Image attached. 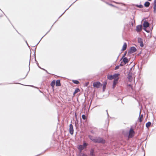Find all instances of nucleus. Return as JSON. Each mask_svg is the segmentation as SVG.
I'll return each instance as SVG.
<instances>
[{
    "label": "nucleus",
    "mask_w": 156,
    "mask_h": 156,
    "mask_svg": "<svg viewBox=\"0 0 156 156\" xmlns=\"http://www.w3.org/2000/svg\"><path fill=\"white\" fill-rule=\"evenodd\" d=\"M127 86H128L129 87H130L131 88V89H133L132 86V85L131 84H127Z\"/></svg>",
    "instance_id": "nucleus-30"
},
{
    "label": "nucleus",
    "mask_w": 156,
    "mask_h": 156,
    "mask_svg": "<svg viewBox=\"0 0 156 156\" xmlns=\"http://www.w3.org/2000/svg\"><path fill=\"white\" fill-rule=\"evenodd\" d=\"M151 125V123L150 122H148L146 124V126L147 128H148Z\"/></svg>",
    "instance_id": "nucleus-24"
},
{
    "label": "nucleus",
    "mask_w": 156,
    "mask_h": 156,
    "mask_svg": "<svg viewBox=\"0 0 156 156\" xmlns=\"http://www.w3.org/2000/svg\"><path fill=\"white\" fill-rule=\"evenodd\" d=\"M150 5V3L148 2H146L144 4L145 6L146 7H148Z\"/></svg>",
    "instance_id": "nucleus-21"
},
{
    "label": "nucleus",
    "mask_w": 156,
    "mask_h": 156,
    "mask_svg": "<svg viewBox=\"0 0 156 156\" xmlns=\"http://www.w3.org/2000/svg\"><path fill=\"white\" fill-rule=\"evenodd\" d=\"M119 66H117L115 67V70L117 69H119Z\"/></svg>",
    "instance_id": "nucleus-29"
},
{
    "label": "nucleus",
    "mask_w": 156,
    "mask_h": 156,
    "mask_svg": "<svg viewBox=\"0 0 156 156\" xmlns=\"http://www.w3.org/2000/svg\"><path fill=\"white\" fill-rule=\"evenodd\" d=\"M142 30V25H138L136 27V30L137 32H141Z\"/></svg>",
    "instance_id": "nucleus-5"
},
{
    "label": "nucleus",
    "mask_w": 156,
    "mask_h": 156,
    "mask_svg": "<svg viewBox=\"0 0 156 156\" xmlns=\"http://www.w3.org/2000/svg\"><path fill=\"white\" fill-rule=\"evenodd\" d=\"M149 1H151L152 0H148Z\"/></svg>",
    "instance_id": "nucleus-34"
},
{
    "label": "nucleus",
    "mask_w": 156,
    "mask_h": 156,
    "mask_svg": "<svg viewBox=\"0 0 156 156\" xmlns=\"http://www.w3.org/2000/svg\"><path fill=\"white\" fill-rule=\"evenodd\" d=\"M102 85L99 82H96L93 83V86L94 87L97 88H99Z\"/></svg>",
    "instance_id": "nucleus-3"
},
{
    "label": "nucleus",
    "mask_w": 156,
    "mask_h": 156,
    "mask_svg": "<svg viewBox=\"0 0 156 156\" xmlns=\"http://www.w3.org/2000/svg\"><path fill=\"white\" fill-rule=\"evenodd\" d=\"M127 78L128 79L129 81V82H131V81H132L133 78H132V75L131 74H129L128 76L127 77Z\"/></svg>",
    "instance_id": "nucleus-14"
},
{
    "label": "nucleus",
    "mask_w": 156,
    "mask_h": 156,
    "mask_svg": "<svg viewBox=\"0 0 156 156\" xmlns=\"http://www.w3.org/2000/svg\"><path fill=\"white\" fill-rule=\"evenodd\" d=\"M143 115H140L139 117V119L140 122H142L143 119Z\"/></svg>",
    "instance_id": "nucleus-20"
},
{
    "label": "nucleus",
    "mask_w": 156,
    "mask_h": 156,
    "mask_svg": "<svg viewBox=\"0 0 156 156\" xmlns=\"http://www.w3.org/2000/svg\"><path fill=\"white\" fill-rule=\"evenodd\" d=\"M143 26L144 27L147 28L149 27V23L148 22L146 21H145L143 24Z\"/></svg>",
    "instance_id": "nucleus-9"
},
{
    "label": "nucleus",
    "mask_w": 156,
    "mask_h": 156,
    "mask_svg": "<svg viewBox=\"0 0 156 156\" xmlns=\"http://www.w3.org/2000/svg\"><path fill=\"white\" fill-rule=\"evenodd\" d=\"M90 156H95L94 154V150L92 149L90 151Z\"/></svg>",
    "instance_id": "nucleus-17"
},
{
    "label": "nucleus",
    "mask_w": 156,
    "mask_h": 156,
    "mask_svg": "<svg viewBox=\"0 0 156 156\" xmlns=\"http://www.w3.org/2000/svg\"><path fill=\"white\" fill-rule=\"evenodd\" d=\"M88 145L87 143L84 142L83 145H80L78 146V148L80 151L83 150L84 148H86Z\"/></svg>",
    "instance_id": "nucleus-2"
},
{
    "label": "nucleus",
    "mask_w": 156,
    "mask_h": 156,
    "mask_svg": "<svg viewBox=\"0 0 156 156\" xmlns=\"http://www.w3.org/2000/svg\"><path fill=\"white\" fill-rule=\"evenodd\" d=\"M95 143H100L103 144H104L105 142V140L100 137H96L95 138Z\"/></svg>",
    "instance_id": "nucleus-1"
},
{
    "label": "nucleus",
    "mask_w": 156,
    "mask_h": 156,
    "mask_svg": "<svg viewBox=\"0 0 156 156\" xmlns=\"http://www.w3.org/2000/svg\"><path fill=\"white\" fill-rule=\"evenodd\" d=\"M56 86H61V83L60 80H58L56 81Z\"/></svg>",
    "instance_id": "nucleus-15"
},
{
    "label": "nucleus",
    "mask_w": 156,
    "mask_h": 156,
    "mask_svg": "<svg viewBox=\"0 0 156 156\" xmlns=\"http://www.w3.org/2000/svg\"><path fill=\"white\" fill-rule=\"evenodd\" d=\"M72 81L74 83L76 84H78L79 83V82L78 80H72Z\"/></svg>",
    "instance_id": "nucleus-25"
},
{
    "label": "nucleus",
    "mask_w": 156,
    "mask_h": 156,
    "mask_svg": "<svg viewBox=\"0 0 156 156\" xmlns=\"http://www.w3.org/2000/svg\"><path fill=\"white\" fill-rule=\"evenodd\" d=\"M126 55V54L124 55L123 57L124 56Z\"/></svg>",
    "instance_id": "nucleus-35"
},
{
    "label": "nucleus",
    "mask_w": 156,
    "mask_h": 156,
    "mask_svg": "<svg viewBox=\"0 0 156 156\" xmlns=\"http://www.w3.org/2000/svg\"><path fill=\"white\" fill-rule=\"evenodd\" d=\"M69 133L71 134H73L74 133L73 126L72 124L69 125Z\"/></svg>",
    "instance_id": "nucleus-6"
},
{
    "label": "nucleus",
    "mask_w": 156,
    "mask_h": 156,
    "mask_svg": "<svg viewBox=\"0 0 156 156\" xmlns=\"http://www.w3.org/2000/svg\"><path fill=\"white\" fill-rule=\"evenodd\" d=\"M123 61L124 63L125 64H126L129 62V60L127 58L124 57L123 58Z\"/></svg>",
    "instance_id": "nucleus-16"
},
{
    "label": "nucleus",
    "mask_w": 156,
    "mask_h": 156,
    "mask_svg": "<svg viewBox=\"0 0 156 156\" xmlns=\"http://www.w3.org/2000/svg\"><path fill=\"white\" fill-rule=\"evenodd\" d=\"M55 80H53L51 83V86L52 87H54L55 85Z\"/></svg>",
    "instance_id": "nucleus-19"
},
{
    "label": "nucleus",
    "mask_w": 156,
    "mask_h": 156,
    "mask_svg": "<svg viewBox=\"0 0 156 156\" xmlns=\"http://www.w3.org/2000/svg\"><path fill=\"white\" fill-rule=\"evenodd\" d=\"M79 91H80V90L79 89L77 88V89H76L75 90L73 93V95L74 96Z\"/></svg>",
    "instance_id": "nucleus-23"
},
{
    "label": "nucleus",
    "mask_w": 156,
    "mask_h": 156,
    "mask_svg": "<svg viewBox=\"0 0 156 156\" xmlns=\"http://www.w3.org/2000/svg\"><path fill=\"white\" fill-rule=\"evenodd\" d=\"M138 42L139 43H140V46L141 47H143L144 46V44L142 39L140 38H138Z\"/></svg>",
    "instance_id": "nucleus-7"
},
{
    "label": "nucleus",
    "mask_w": 156,
    "mask_h": 156,
    "mask_svg": "<svg viewBox=\"0 0 156 156\" xmlns=\"http://www.w3.org/2000/svg\"><path fill=\"white\" fill-rule=\"evenodd\" d=\"M107 78L109 80H112L114 79L113 75H107Z\"/></svg>",
    "instance_id": "nucleus-18"
},
{
    "label": "nucleus",
    "mask_w": 156,
    "mask_h": 156,
    "mask_svg": "<svg viewBox=\"0 0 156 156\" xmlns=\"http://www.w3.org/2000/svg\"><path fill=\"white\" fill-rule=\"evenodd\" d=\"M82 119L83 120H85L86 119V116L85 115H82Z\"/></svg>",
    "instance_id": "nucleus-28"
},
{
    "label": "nucleus",
    "mask_w": 156,
    "mask_h": 156,
    "mask_svg": "<svg viewBox=\"0 0 156 156\" xmlns=\"http://www.w3.org/2000/svg\"><path fill=\"white\" fill-rule=\"evenodd\" d=\"M82 156H87V155L85 154H83Z\"/></svg>",
    "instance_id": "nucleus-32"
},
{
    "label": "nucleus",
    "mask_w": 156,
    "mask_h": 156,
    "mask_svg": "<svg viewBox=\"0 0 156 156\" xmlns=\"http://www.w3.org/2000/svg\"><path fill=\"white\" fill-rule=\"evenodd\" d=\"M107 84V82L106 81H105L104 82L103 86V91H104L105 89Z\"/></svg>",
    "instance_id": "nucleus-12"
},
{
    "label": "nucleus",
    "mask_w": 156,
    "mask_h": 156,
    "mask_svg": "<svg viewBox=\"0 0 156 156\" xmlns=\"http://www.w3.org/2000/svg\"><path fill=\"white\" fill-rule=\"evenodd\" d=\"M134 131L132 128H131L129 130L128 137L129 138L132 137L134 136Z\"/></svg>",
    "instance_id": "nucleus-4"
},
{
    "label": "nucleus",
    "mask_w": 156,
    "mask_h": 156,
    "mask_svg": "<svg viewBox=\"0 0 156 156\" xmlns=\"http://www.w3.org/2000/svg\"><path fill=\"white\" fill-rule=\"evenodd\" d=\"M154 12H156V5L154 4Z\"/></svg>",
    "instance_id": "nucleus-27"
},
{
    "label": "nucleus",
    "mask_w": 156,
    "mask_h": 156,
    "mask_svg": "<svg viewBox=\"0 0 156 156\" xmlns=\"http://www.w3.org/2000/svg\"><path fill=\"white\" fill-rule=\"evenodd\" d=\"M144 30H145L146 31V32H147V33H148V32H149V31L147 30H146V29L145 28H144Z\"/></svg>",
    "instance_id": "nucleus-31"
},
{
    "label": "nucleus",
    "mask_w": 156,
    "mask_h": 156,
    "mask_svg": "<svg viewBox=\"0 0 156 156\" xmlns=\"http://www.w3.org/2000/svg\"><path fill=\"white\" fill-rule=\"evenodd\" d=\"M88 136L90 140L94 142L95 139H94V137L93 136L90 135H89Z\"/></svg>",
    "instance_id": "nucleus-22"
},
{
    "label": "nucleus",
    "mask_w": 156,
    "mask_h": 156,
    "mask_svg": "<svg viewBox=\"0 0 156 156\" xmlns=\"http://www.w3.org/2000/svg\"><path fill=\"white\" fill-rule=\"evenodd\" d=\"M118 80L119 78H118L117 79H114L112 85V87L113 88H114L115 87L116 84L118 83Z\"/></svg>",
    "instance_id": "nucleus-8"
},
{
    "label": "nucleus",
    "mask_w": 156,
    "mask_h": 156,
    "mask_svg": "<svg viewBox=\"0 0 156 156\" xmlns=\"http://www.w3.org/2000/svg\"><path fill=\"white\" fill-rule=\"evenodd\" d=\"M136 51V49L135 47H131L130 48V51L132 53L135 52Z\"/></svg>",
    "instance_id": "nucleus-10"
},
{
    "label": "nucleus",
    "mask_w": 156,
    "mask_h": 156,
    "mask_svg": "<svg viewBox=\"0 0 156 156\" xmlns=\"http://www.w3.org/2000/svg\"><path fill=\"white\" fill-rule=\"evenodd\" d=\"M136 6L137 7L140 8H143V5H136Z\"/></svg>",
    "instance_id": "nucleus-26"
},
{
    "label": "nucleus",
    "mask_w": 156,
    "mask_h": 156,
    "mask_svg": "<svg viewBox=\"0 0 156 156\" xmlns=\"http://www.w3.org/2000/svg\"><path fill=\"white\" fill-rule=\"evenodd\" d=\"M120 66H122V65H121V64H120Z\"/></svg>",
    "instance_id": "nucleus-33"
},
{
    "label": "nucleus",
    "mask_w": 156,
    "mask_h": 156,
    "mask_svg": "<svg viewBox=\"0 0 156 156\" xmlns=\"http://www.w3.org/2000/svg\"><path fill=\"white\" fill-rule=\"evenodd\" d=\"M127 44L126 43H124L122 47V51H124L126 50L127 48Z\"/></svg>",
    "instance_id": "nucleus-11"
},
{
    "label": "nucleus",
    "mask_w": 156,
    "mask_h": 156,
    "mask_svg": "<svg viewBox=\"0 0 156 156\" xmlns=\"http://www.w3.org/2000/svg\"><path fill=\"white\" fill-rule=\"evenodd\" d=\"M120 75V74L119 73H115L114 74L113 76V77L114 79H117L118 78H119V76Z\"/></svg>",
    "instance_id": "nucleus-13"
}]
</instances>
